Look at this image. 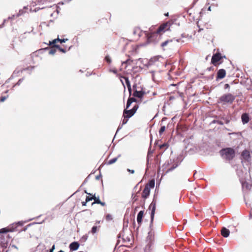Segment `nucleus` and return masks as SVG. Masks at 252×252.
<instances>
[{"label":"nucleus","instance_id":"obj_1","mask_svg":"<svg viewBox=\"0 0 252 252\" xmlns=\"http://www.w3.org/2000/svg\"><path fill=\"white\" fill-rule=\"evenodd\" d=\"M156 203H157V201L156 199V195H154L153 201L149 207V209L151 210V220H150V226H149L150 228L151 229V230L149 232L148 236V237L149 238V239L152 238V235L154 234V232H153L152 231L151 228L153 226V221H154L155 211H156Z\"/></svg>","mask_w":252,"mask_h":252},{"label":"nucleus","instance_id":"obj_2","mask_svg":"<svg viewBox=\"0 0 252 252\" xmlns=\"http://www.w3.org/2000/svg\"><path fill=\"white\" fill-rule=\"evenodd\" d=\"M220 154L223 158L228 161L232 160L235 155L234 150L231 148H226L221 150Z\"/></svg>","mask_w":252,"mask_h":252},{"label":"nucleus","instance_id":"obj_3","mask_svg":"<svg viewBox=\"0 0 252 252\" xmlns=\"http://www.w3.org/2000/svg\"><path fill=\"white\" fill-rule=\"evenodd\" d=\"M146 36L148 43H153L154 44L158 43L161 39V35L157 31L154 32L147 33Z\"/></svg>","mask_w":252,"mask_h":252},{"label":"nucleus","instance_id":"obj_4","mask_svg":"<svg viewBox=\"0 0 252 252\" xmlns=\"http://www.w3.org/2000/svg\"><path fill=\"white\" fill-rule=\"evenodd\" d=\"M188 130L189 128L188 126L186 124L180 123L178 125V130L180 134H181V136L186 138L184 140V142H186V141H188V137L189 136Z\"/></svg>","mask_w":252,"mask_h":252},{"label":"nucleus","instance_id":"obj_5","mask_svg":"<svg viewBox=\"0 0 252 252\" xmlns=\"http://www.w3.org/2000/svg\"><path fill=\"white\" fill-rule=\"evenodd\" d=\"M235 99V96L228 93L223 94L219 98V101L223 103H232Z\"/></svg>","mask_w":252,"mask_h":252},{"label":"nucleus","instance_id":"obj_6","mask_svg":"<svg viewBox=\"0 0 252 252\" xmlns=\"http://www.w3.org/2000/svg\"><path fill=\"white\" fill-rule=\"evenodd\" d=\"M17 227L16 226V224L14 223H13L7 227L2 228L0 229V233H8L9 232H14L17 231Z\"/></svg>","mask_w":252,"mask_h":252},{"label":"nucleus","instance_id":"obj_7","mask_svg":"<svg viewBox=\"0 0 252 252\" xmlns=\"http://www.w3.org/2000/svg\"><path fill=\"white\" fill-rule=\"evenodd\" d=\"M223 57L219 52L214 54L211 59V63L216 66L219 63L218 62L222 59Z\"/></svg>","mask_w":252,"mask_h":252},{"label":"nucleus","instance_id":"obj_8","mask_svg":"<svg viewBox=\"0 0 252 252\" xmlns=\"http://www.w3.org/2000/svg\"><path fill=\"white\" fill-rule=\"evenodd\" d=\"M6 233H0V247L5 249L7 247V241H5V235Z\"/></svg>","mask_w":252,"mask_h":252},{"label":"nucleus","instance_id":"obj_9","mask_svg":"<svg viewBox=\"0 0 252 252\" xmlns=\"http://www.w3.org/2000/svg\"><path fill=\"white\" fill-rule=\"evenodd\" d=\"M127 109H125L124 110L123 117L125 118L128 119L133 116L135 113H134L131 109L129 110Z\"/></svg>","mask_w":252,"mask_h":252},{"label":"nucleus","instance_id":"obj_10","mask_svg":"<svg viewBox=\"0 0 252 252\" xmlns=\"http://www.w3.org/2000/svg\"><path fill=\"white\" fill-rule=\"evenodd\" d=\"M150 191L151 189L148 187H145L142 193V197L144 199L143 205L145 204V199L147 198L150 194Z\"/></svg>","mask_w":252,"mask_h":252},{"label":"nucleus","instance_id":"obj_11","mask_svg":"<svg viewBox=\"0 0 252 252\" xmlns=\"http://www.w3.org/2000/svg\"><path fill=\"white\" fill-rule=\"evenodd\" d=\"M171 23H170L169 22H167L166 23H164L163 24L161 25L157 29L156 31L160 33L161 32H165L166 31V27H168L169 26L171 25Z\"/></svg>","mask_w":252,"mask_h":252},{"label":"nucleus","instance_id":"obj_12","mask_svg":"<svg viewBox=\"0 0 252 252\" xmlns=\"http://www.w3.org/2000/svg\"><path fill=\"white\" fill-rule=\"evenodd\" d=\"M144 216V211H140L137 214V221L138 224V226L137 228V229L139 228L142 222V219Z\"/></svg>","mask_w":252,"mask_h":252},{"label":"nucleus","instance_id":"obj_13","mask_svg":"<svg viewBox=\"0 0 252 252\" xmlns=\"http://www.w3.org/2000/svg\"><path fill=\"white\" fill-rule=\"evenodd\" d=\"M226 71L224 69H219L217 74V79H221L225 77Z\"/></svg>","mask_w":252,"mask_h":252},{"label":"nucleus","instance_id":"obj_14","mask_svg":"<svg viewBox=\"0 0 252 252\" xmlns=\"http://www.w3.org/2000/svg\"><path fill=\"white\" fill-rule=\"evenodd\" d=\"M122 78H123L125 81L126 84L127 86L128 92L130 95L131 94V93H132V89L131 87L130 82L129 80V79L127 77H126V76H123V77H122Z\"/></svg>","mask_w":252,"mask_h":252},{"label":"nucleus","instance_id":"obj_15","mask_svg":"<svg viewBox=\"0 0 252 252\" xmlns=\"http://www.w3.org/2000/svg\"><path fill=\"white\" fill-rule=\"evenodd\" d=\"M80 244L78 242H73L71 243L69 246V248L71 251H76L78 249Z\"/></svg>","mask_w":252,"mask_h":252},{"label":"nucleus","instance_id":"obj_16","mask_svg":"<svg viewBox=\"0 0 252 252\" xmlns=\"http://www.w3.org/2000/svg\"><path fill=\"white\" fill-rule=\"evenodd\" d=\"M68 39L67 38H63V39H60L59 38V37H58L56 39H55L54 40H53L52 41H50L49 42V45H54V44H56V43H57V42H60V43H65L66 41H67Z\"/></svg>","mask_w":252,"mask_h":252},{"label":"nucleus","instance_id":"obj_17","mask_svg":"<svg viewBox=\"0 0 252 252\" xmlns=\"http://www.w3.org/2000/svg\"><path fill=\"white\" fill-rule=\"evenodd\" d=\"M241 156L245 160H249L251 158L250 152L247 150H244L242 153Z\"/></svg>","mask_w":252,"mask_h":252},{"label":"nucleus","instance_id":"obj_18","mask_svg":"<svg viewBox=\"0 0 252 252\" xmlns=\"http://www.w3.org/2000/svg\"><path fill=\"white\" fill-rule=\"evenodd\" d=\"M241 119L243 124L248 123L250 120L249 114L247 113H243L241 116Z\"/></svg>","mask_w":252,"mask_h":252},{"label":"nucleus","instance_id":"obj_19","mask_svg":"<svg viewBox=\"0 0 252 252\" xmlns=\"http://www.w3.org/2000/svg\"><path fill=\"white\" fill-rule=\"evenodd\" d=\"M145 94V92L142 91H137L135 90L134 91L133 95L139 98H141Z\"/></svg>","mask_w":252,"mask_h":252},{"label":"nucleus","instance_id":"obj_20","mask_svg":"<svg viewBox=\"0 0 252 252\" xmlns=\"http://www.w3.org/2000/svg\"><path fill=\"white\" fill-rule=\"evenodd\" d=\"M242 186L243 189L250 190L252 188V185L246 181L242 182Z\"/></svg>","mask_w":252,"mask_h":252},{"label":"nucleus","instance_id":"obj_21","mask_svg":"<svg viewBox=\"0 0 252 252\" xmlns=\"http://www.w3.org/2000/svg\"><path fill=\"white\" fill-rule=\"evenodd\" d=\"M229 234H230V231L228 229H227L225 227H223L221 229V234L223 237H227L229 235Z\"/></svg>","mask_w":252,"mask_h":252},{"label":"nucleus","instance_id":"obj_22","mask_svg":"<svg viewBox=\"0 0 252 252\" xmlns=\"http://www.w3.org/2000/svg\"><path fill=\"white\" fill-rule=\"evenodd\" d=\"M155 185V180L152 179L149 181V182L146 185L145 187H148L149 189H151V188H154Z\"/></svg>","mask_w":252,"mask_h":252},{"label":"nucleus","instance_id":"obj_23","mask_svg":"<svg viewBox=\"0 0 252 252\" xmlns=\"http://www.w3.org/2000/svg\"><path fill=\"white\" fill-rule=\"evenodd\" d=\"M44 50H49V54L50 55H54L56 52V49L54 48L50 49V47H47L42 49Z\"/></svg>","mask_w":252,"mask_h":252},{"label":"nucleus","instance_id":"obj_24","mask_svg":"<svg viewBox=\"0 0 252 252\" xmlns=\"http://www.w3.org/2000/svg\"><path fill=\"white\" fill-rule=\"evenodd\" d=\"M121 157V155H119L117 157L110 159L108 162V165H110L114 163L118 160V158Z\"/></svg>","mask_w":252,"mask_h":252},{"label":"nucleus","instance_id":"obj_25","mask_svg":"<svg viewBox=\"0 0 252 252\" xmlns=\"http://www.w3.org/2000/svg\"><path fill=\"white\" fill-rule=\"evenodd\" d=\"M54 47L57 49H58L60 52L65 53H66L65 49L62 48L59 45L54 44Z\"/></svg>","mask_w":252,"mask_h":252},{"label":"nucleus","instance_id":"obj_26","mask_svg":"<svg viewBox=\"0 0 252 252\" xmlns=\"http://www.w3.org/2000/svg\"><path fill=\"white\" fill-rule=\"evenodd\" d=\"M178 166V164L174 163L173 165L170 167L168 169H167L166 173H168L169 172L173 171L174 169H175Z\"/></svg>","mask_w":252,"mask_h":252},{"label":"nucleus","instance_id":"obj_27","mask_svg":"<svg viewBox=\"0 0 252 252\" xmlns=\"http://www.w3.org/2000/svg\"><path fill=\"white\" fill-rule=\"evenodd\" d=\"M173 163V161L170 159L164 163V164L163 165V168L165 169L168 166H169L170 164H171Z\"/></svg>","mask_w":252,"mask_h":252},{"label":"nucleus","instance_id":"obj_28","mask_svg":"<svg viewBox=\"0 0 252 252\" xmlns=\"http://www.w3.org/2000/svg\"><path fill=\"white\" fill-rule=\"evenodd\" d=\"M127 121H128L127 119H126V118H124V119H123V122H122V126H119L118 127V129H117V130L116 133L118 132V131L120 129H121V128H122V126H123V125H125V124H126L127 123Z\"/></svg>","mask_w":252,"mask_h":252},{"label":"nucleus","instance_id":"obj_29","mask_svg":"<svg viewBox=\"0 0 252 252\" xmlns=\"http://www.w3.org/2000/svg\"><path fill=\"white\" fill-rule=\"evenodd\" d=\"M172 41V40H166V41L161 43L160 46L161 47L163 48L164 47L166 46L169 43L171 42Z\"/></svg>","mask_w":252,"mask_h":252},{"label":"nucleus","instance_id":"obj_30","mask_svg":"<svg viewBox=\"0 0 252 252\" xmlns=\"http://www.w3.org/2000/svg\"><path fill=\"white\" fill-rule=\"evenodd\" d=\"M100 200L99 199V196L96 197V198L94 199V202L92 203V205H94V204H99L100 203Z\"/></svg>","mask_w":252,"mask_h":252},{"label":"nucleus","instance_id":"obj_31","mask_svg":"<svg viewBox=\"0 0 252 252\" xmlns=\"http://www.w3.org/2000/svg\"><path fill=\"white\" fill-rule=\"evenodd\" d=\"M165 128H166V127L164 126H162L160 127L159 130V135L162 134V133L165 131Z\"/></svg>","mask_w":252,"mask_h":252},{"label":"nucleus","instance_id":"obj_32","mask_svg":"<svg viewBox=\"0 0 252 252\" xmlns=\"http://www.w3.org/2000/svg\"><path fill=\"white\" fill-rule=\"evenodd\" d=\"M97 230V226H93V227L92 228L91 232H92L93 234H94L95 233H96V232Z\"/></svg>","mask_w":252,"mask_h":252},{"label":"nucleus","instance_id":"obj_33","mask_svg":"<svg viewBox=\"0 0 252 252\" xmlns=\"http://www.w3.org/2000/svg\"><path fill=\"white\" fill-rule=\"evenodd\" d=\"M26 221H19L17 222H15L14 223L16 224V226L18 227V226H22L23 225L24 223L26 222Z\"/></svg>","mask_w":252,"mask_h":252},{"label":"nucleus","instance_id":"obj_34","mask_svg":"<svg viewBox=\"0 0 252 252\" xmlns=\"http://www.w3.org/2000/svg\"><path fill=\"white\" fill-rule=\"evenodd\" d=\"M23 80H24V78L20 79L18 80V81L16 83V84H15L13 86V87H15V86H19L21 84V83L23 81Z\"/></svg>","mask_w":252,"mask_h":252},{"label":"nucleus","instance_id":"obj_35","mask_svg":"<svg viewBox=\"0 0 252 252\" xmlns=\"http://www.w3.org/2000/svg\"><path fill=\"white\" fill-rule=\"evenodd\" d=\"M105 60L108 63H111V60L109 56H106L105 58Z\"/></svg>","mask_w":252,"mask_h":252},{"label":"nucleus","instance_id":"obj_36","mask_svg":"<svg viewBox=\"0 0 252 252\" xmlns=\"http://www.w3.org/2000/svg\"><path fill=\"white\" fill-rule=\"evenodd\" d=\"M32 223H30V224H29L28 225H27V226H26L25 227H24L23 228V229L22 230L19 231V232H22V231H26L27 230V229H28V227H29V226H30L31 225H32Z\"/></svg>","mask_w":252,"mask_h":252},{"label":"nucleus","instance_id":"obj_37","mask_svg":"<svg viewBox=\"0 0 252 252\" xmlns=\"http://www.w3.org/2000/svg\"><path fill=\"white\" fill-rule=\"evenodd\" d=\"M106 219L108 220H111L113 219V218L111 215L108 214L106 216Z\"/></svg>","mask_w":252,"mask_h":252},{"label":"nucleus","instance_id":"obj_38","mask_svg":"<svg viewBox=\"0 0 252 252\" xmlns=\"http://www.w3.org/2000/svg\"><path fill=\"white\" fill-rule=\"evenodd\" d=\"M8 95L7 96H2L0 97V102H4L8 97Z\"/></svg>","mask_w":252,"mask_h":252},{"label":"nucleus","instance_id":"obj_39","mask_svg":"<svg viewBox=\"0 0 252 252\" xmlns=\"http://www.w3.org/2000/svg\"><path fill=\"white\" fill-rule=\"evenodd\" d=\"M128 100H130V101L132 103V102H136L137 100L135 98V97H129L128 98Z\"/></svg>","mask_w":252,"mask_h":252},{"label":"nucleus","instance_id":"obj_40","mask_svg":"<svg viewBox=\"0 0 252 252\" xmlns=\"http://www.w3.org/2000/svg\"><path fill=\"white\" fill-rule=\"evenodd\" d=\"M138 108V105L137 104H135L131 109L134 113H136L137 109Z\"/></svg>","mask_w":252,"mask_h":252},{"label":"nucleus","instance_id":"obj_41","mask_svg":"<svg viewBox=\"0 0 252 252\" xmlns=\"http://www.w3.org/2000/svg\"><path fill=\"white\" fill-rule=\"evenodd\" d=\"M131 103H132L130 101V100L127 99L126 109H128L130 106Z\"/></svg>","mask_w":252,"mask_h":252},{"label":"nucleus","instance_id":"obj_42","mask_svg":"<svg viewBox=\"0 0 252 252\" xmlns=\"http://www.w3.org/2000/svg\"><path fill=\"white\" fill-rule=\"evenodd\" d=\"M152 152H151L150 151H148V156H147V165L149 164V155L150 154H152Z\"/></svg>","mask_w":252,"mask_h":252},{"label":"nucleus","instance_id":"obj_43","mask_svg":"<svg viewBox=\"0 0 252 252\" xmlns=\"http://www.w3.org/2000/svg\"><path fill=\"white\" fill-rule=\"evenodd\" d=\"M11 237L9 235L6 233V235H5V241H7L8 240L10 239Z\"/></svg>","mask_w":252,"mask_h":252},{"label":"nucleus","instance_id":"obj_44","mask_svg":"<svg viewBox=\"0 0 252 252\" xmlns=\"http://www.w3.org/2000/svg\"><path fill=\"white\" fill-rule=\"evenodd\" d=\"M88 239V236L84 235L81 238V240L83 241L84 242H85Z\"/></svg>","mask_w":252,"mask_h":252},{"label":"nucleus","instance_id":"obj_45","mask_svg":"<svg viewBox=\"0 0 252 252\" xmlns=\"http://www.w3.org/2000/svg\"><path fill=\"white\" fill-rule=\"evenodd\" d=\"M93 200V198L91 196H87L86 198V202H88Z\"/></svg>","mask_w":252,"mask_h":252},{"label":"nucleus","instance_id":"obj_46","mask_svg":"<svg viewBox=\"0 0 252 252\" xmlns=\"http://www.w3.org/2000/svg\"><path fill=\"white\" fill-rule=\"evenodd\" d=\"M37 3H39V4H44V3H45V0H37Z\"/></svg>","mask_w":252,"mask_h":252},{"label":"nucleus","instance_id":"obj_47","mask_svg":"<svg viewBox=\"0 0 252 252\" xmlns=\"http://www.w3.org/2000/svg\"><path fill=\"white\" fill-rule=\"evenodd\" d=\"M55 245H53L52 248L50 249V252H54V250H55Z\"/></svg>","mask_w":252,"mask_h":252},{"label":"nucleus","instance_id":"obj_48","mask_svg":"<svg viewBox=\"0 0 252 252\" xmlns=\"http://www.w3.org/2000/svg\"><path fill=\"white\" fill-rule=\"evenodd\" d=\"M127 171L128 172H130V173L131 174H133L134 173L135 171L134 170H131V169H127Z\"/></svg>","mask_w":252,"mask_h":252},{"label":"nucleus","instance_id":"obj_49","mask_svg":"<svg viewBox=\"0 0 252 252\" xmlns=\"http://www.w3.org/2000/svg\"><path fill=\"white\" fill-rule=\"evenodd\" d=\"M139 32V30L138 29H134L133 30V34H136L137 33V32Z\"/></svg>","mask_w":252,"mask_h":252},{"label":"nucleus","instance_id":"obj_50","mask_svg":"<svg viewBox=\"0 0 252 252\" xmlns=\"http://www.w3.org/2000/svg\"><path fill=\"white\" fill-rule=\"evenodd\" d=\"M22 13H23V10H19V13L17 14L16 16H17V17H18V16H20Z\"/></svg>","mask_w":252,"mask_h":252},{"label":"nucleus","instance_id":"obj_51","mask_svg":"<svg viewBox=\"0 0 252 252\" xmlns=\"http://www.w3.org/2000/svg\"><path fill=\"white\" fill-rule=\"evenodd\" d=\"M43 8H44V7H41V8H36L34 9V10L33 11L35 12H36V11H38L39 9H42Z\"/></svg>","mask_w":252,"mask_h":252},{"label":"nucleus","instance_id":"obj_52","mask_svg":"<svg viewBox=\"0 0 252 252\" xmlns=\"http://www.w3.org/2000/svg\"><path fill=\"white\" fill-rule=\"evenodd\" d=\"M129 59H127L126 60V61H124L122 63V64H124V63H128L129 62Z\"/></svg>","mask_w":252,"mask_h":252},{"label":"nucleus","instance_id":"obj_53","mask_svg":"<svg viewBox=\"0 0 252 252\" xmlns=\"http://www.w3.org/2000/svg\"><path fill=\"white\" fill-rule=\"evenodd\" d=\"M87 202H86V200L85 201L82 202V206H86Z\"/></svg>","mask_w":252,"mask_h":252},{"label":"nucleus","instance_id":"obj_54","mask_svg":"<svg viewBox=\"0 0 252 252\" xmlns=\"http://www.w3.org/2000/svg\"><path fill=\"white\" fill-rule=\"evenodd\" d=\"M15 17V15H13L12 16H10V17H9L8 18V19H11V20H12Z\"/></svg>","mask_w":252,"mask_h":252},{"label":"nucleus","instance_id":"obj_55","mask_svg":"<svg viewBox=\"0 0 252 252\" xmlns=\"http://www.w3.org/2000/svg\"><path fill=\"white\" fill-rule=\"evenodd\" d=\"M229 88V85L228 84H225V85H224V88H225V89H227V88Z\"/></svg>","mask_w":252,"mask_h":252},{"label":"nucleus","instance_id":"obj_56","mask_svg":"<svg viewBox=\"0 0 252 252\" xmlns=\"http://www.w3.org/2000/svg\"><path fill=\"white\" fill-rule=\"evenodd\" d=\"M133 199L134 201H136L137 200V197L136 195L134 196L133 197Z\"/></svg>","mask_w":252,"mask_h":252},{"label":"nucleus","instance_id":"obj_57","mask_svg":"<svg viewBox=\"0 0 252 252\" xmlns=\"http://www.w3.org/2000/svg\"><path fill=\"white\" fill-rule=\"evenodd\" d=\"M99 204H100L102 206H104L105 205V203L104 202L100 201V203H99Z\"/></svg>","mask_w":252,"mask_h":252},{"label":"nucleus","instance_id":"obj_58","mask_svg":"<svg viewBox=\"0 0 252 252\" xmlns=\"http://www.w3.org/2000/svg\"><path fill=\"white\" fill-rule=\"evenodd\" d=\"M136 87H137V85L136 84H135L133 85V89L134 91L136 90Z\"/></svg>","mask_w":252,"mask_h":252},{"label":"nucleus","instance_id":"obj_59","mask_svg":"<svg viewBox=\"0 0 252 252\" xmlns=\"http://www.w3.org/2000/svg\"><path fill=\"white\" fill-rule=\"evenodd\" d=\"M11 247L12 248H15V249H17V250H18V248H17V247L16 245H11Z\"/></svg>","mask_w":252,"mask_h":252},{"label":"nucleus","instance_id":"obj_60","mask_svg":"<svg viewBox=\"0 0 252 252\" xmlns=\"http://www.w3.org/2000/svg\"><path fill=\"white\" fill-rule=\"evenodd\" d=\"M101 176V174H100L99 175L96 176L95 179L96 180H98L99 178Z\"/></svg>","mask_w":252,"mask_h":252},{"label":"nucleus","instance_id":"obj_61","mask_svg":"<svg viewBox=\"0 0 252 252\" xmlns=\"http://www.w3.org/2000/svg\"><path fill=\"white\" fill-rule=\"evenodd\" d=\"M110 71L113 72L114 73H115V74L117 73V71L116 69L111 70Z\"/></svg>","mask_w":252,"mask_h":252},{"label":"nucleus","instance_id":"obj_62","mask_svg":"<svg viewBox=\"0 0 252 252\" xmlns=\"http://www.w3.org/2000/svg\"><path fill=\"white\" fill-rule=\"evenodd\" d=\"M84 192L88 195H91L92 194L90 193H88L86 190H84Z\"/></svg>","mask_w":252,"mask_h":252},{"label":"nucleus","instance_id":"obj_63","mask_svg":"<svg viewBox=\"0 0 252 252\" xmlns=\"http://www.w3.org/2000/svg\"><path fill=\"white\" fill-rule=\"evenodd\" d=\"M4 24H1L0 25V29L4 27Z\"/></svg>","mask_w":252,"mask_h":252},{"label":"nucleus","instance_id":"obj_64","mask_svg":"<svg viewBox=\"0 0 252 252\" xmlns=\"http://www.w3.org/2000/svg\"><path fill=\"white\" fill-rule=\"evenodd\" d=\"M166 146V144H162L160 146V148H163V147L165 146Z\"/></svg>","mask_w":252,"mask_h":252}]
</instances>
